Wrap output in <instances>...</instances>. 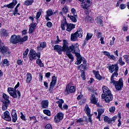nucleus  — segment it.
I'll return each mask as SVG.
<instances>
[{
	"mask_svg": "<svg viewBox=\"0 0 129 129\" xmlns=\"http://www.w3.org/2000/svg\"><path fill=\"white\" fill-rule=\"evenodd\" d=\"M46 16H47L48 17H51V16H53V11L51 9H49L46 11Z\"/></svg>",
	"mask_w": 129,
	"mask_h": 129,
	"instance_id": "nucleus-39",
	"label": "nucleus"
},
{
	"mask_svg": "<svg viewBox=\"0 0 129 129\" xmlns=\"http://www.w3.org/2000/svg\"><path fill=\"white\" fill-rule=\"evenodd\" d=\"M71 83H69L66 86V88L64 91L65 95H69L70 93H74V92L76 91V87H75V86H72L70 87ZM69 87H70V89H69Z\"/></svg>",
	"mask_w": 129,
	"mask_h": 129,
	"instance_id": "nucleus-8",
	"label": "nucleus"
},
{
	"mask_svg": "<svg viewBox=\"0 0 129 129\" xmlns=\"http://www.w3.org/2000/svg\"><path fill=\"white\" fill-rule=\"evenodd\" d=\"M96 23L97 24H99V25H100V26H103V21L101 19H100L99 17H97L95 20Z\"/></svg>",
	"mask_w": 129,
	"mask_h": 129,
	"instance_id": "nucleus-34",
	"label": "nucleus"
},
{
	"mask_svg": "<svg viewBox=\"0 0 129 129\" xmlns=\"http://www.w3.org/2000/svg\"><path fill=\"white\" fill-rule=\"evenodd\" d=\"M103 99H105V102L107 103H109L112 99H113V97L112 96V94H110L106 95L104 96V97H102Z\"/></svg>",
	"mask_w": 129,
	"mask_h": 129,
	"instance_id": "nucleus-17",
	"label": "nucleus"
},
{
	"mask_svg": "<svg viewBox=\"0 0 129 129\" xmlns=\"http://www.w3.org/2000/svg\"><path fill=\"white\" fill-rule=\"evenodd\" d=\"M56 100H57L56 102V103H57L58 107H59L60 109H63V107H62V103H64V100L63 99H59L57 97H56Z\"/></svg>",
	"mask_w": 129,
	"mask_h": 129,
	"instance_id": "nucleus-24",
	"label": "nucleus"
},
{
	"mask_svg": "<svg viewBox=\"0 0 129 129\" xmlns=\"http://www.w3.org/2000/svg\"><path fill=\"white\" fill-rule=\"evenodd\" d=\"M110 60H113V61H116V57L114 55H110L109 58Z\"/></svg>",
	"mask_w": 129,
	"mask_h": 129,
	"instance_id": "nucleus-50",
	"label": "nucleus"
},
{
	"mask_svg": "<svg viewBox=\"0 0 129 129\" xmlns=\"http://www.w3.org/2000/svg\"><path fill=\"white\" fill-rule=\"evenodd\" d=\"M63 117H64V114L59 112L54 117V120L56 123L60 122V121L63 119Z\"/></svg>",
	"mask_w": 129,
	"mask_h": 129,
	"instance_id": "nucleus-13",
	"label": "nucleus"
},
{
	"mask_svg": "<svg viewBox=\"0 0 129 129\" xmlns=\"http://www.w3.org/2000/svg\"><path fill=\"white\" fill-rule=\"evenodd\" d=\"M40 46L41 48L44 49V48H46L47 47V43L46 42H41L40 43Z\"/></svg>",
	"mask_w": 129,
	"mask_h": 129,
	"instance_id": "nucleus-45",
	"label": "nucleus"
},
{
	"mask_svg": "<svg viewBox=\"0 0 129 129\" xmlns=\"http://www.w3.org/2000/svg\"><path fill=\"white\" fill-rule=\"evenodd\" d=\"M71 52L73 54H75L77 57L76 64L80 65V64H81V62H82V56L80 55V50H79V45H78V43L73 44L69 46V50L66 52L67 56L73 62L74 61V57Z\"/></svg>",
	"mask_w": 129,
	"mask_h": 129,
	"instance_id": "nucleus-1",
	"label": "nucleus"
},
{
	"mask_svg": "<svg viewBox=\"0 0 129 129\" xmlns=\"http://www.w3.org/2000/svg\"><path fill=\"white\" fill-rule=\"evenodd\" d=\"M83 36V32L82 29L80 28L77 31L71 35V41L72 42H75L78 41V38H82Z\"/></svg>",
	"mask_w": 129,
	"mask_h": 129,
	"instance_id": "nucleus-5",
	"label": "nucleus"
},
{
	"mask_svg": "<svg viewBox=\"0 0 129 129\" xmlns=\"http://www.w3.org/2000/svg\"><path fill=\"white\" fill-rule=\"evenodd\" d=\"M69 43H68V41L66 40L65 39H63L62 40V46H61L63 49V50L65 51H68L69 50Z\"/></svg>",
	"mask_w": 129,
	"mask_h": 129,
	"instance_id": "nucleus-21",
	"label": "nucleus"
},
{
	"mask_svg": "<svg viewBox=\"0 0 129 129\" xmlns=\"http://www.w3.org/2000/svg\"><path fill=\"white\" fill-rule=\"evenodd\" d=\"M18 12L19 10H18V8H15L13 13L14 16H16V15H19V16H20L21 14H20V13H19Z\"/></svg>",
	"mask_w": 129,
	"mask_h": 129,
	"instance_id": "nucleus-49",
	"label": "nucleus"
},
{
	"mask_svg": "<svg viewBox=\"0 0 129 129\" xmlns=\"http://www.w3.org/2000/svg\"><path fill=\"white\" fill-rule=\"evenodd\" d=\"M52 127L51 124H47L45 126V129H52Z\"/></svg>",
	"mask_w": 129,
	"mask_h": 129,
	"instance_id": "nucleus-61",
	"label": "nucleus"
},
{
	"mask_svg": "<svg viewBox=\"0 0 129 129\" xmlns=\"http://www.w3.org/2000/svg\"><path fill=\"white\" fill-rule=\"evenodd\" d=\"M27 41H28V36L26 35L23 37H21V35H20L19 43L20 45H23V44H24V42H26Z\"/></svg>",
	"mask_w": 129,
	"mask_h": 129,
	"instance_id": "nucleus-31",
	"label": "nucleus"
},
{
	"mask_svg": "<svg viewBox=\"0 0 129 129\" xmlns=\"http://www.w3.org/2000/svg\"><path fill=\"white\" fill-rule=\"evenodd\" d=\"M17 4H18V1L17 0H13L11 3L8 5H5L3 7L8 8V9H14Z\"/></svg>",
	"mask_w": 129,
	"mask_h": 129,
	"instance_id": "nucleus-18",
	"label": "nucleus"
},
{
	"mask_svg": "<svg viewBox=\"0 0 129 129\" xmlns=\"http://www.w3.org/2000/svg\"><path fill=\"white\" fill-rule=\"evenodd\" d=\"M84 111H85V113H86L87 115H88L89 117V121L91 123H92V119L91 118L92 117V114H90L91 110H90V108H89V106L87 104L85 105Z\"/></svg>",
	"mask_w": 129,
	"mask_h": 129,
	"instance_id": "nucleus-10",
	"label": "nucleus"
},
{
	"mask_svg": "<svg viewBox=\"0 0 129 129\" xmlns=\"http://www.w3.org/2000/svg\"><path fill=\"white\" fill-rule=\"evenodd\" d=\"M64 109V110H67V109H68V105L64 104L62 106V109H60L61 110H63Z\"/></svg>",
	"mask_w": 129,
	"mask_h": 129,
	"instance_id": "nucleus-53",
	"label": "nucleus"
},
{
	"mask_svg": "<svg viewBox=\"0 0 129 129\" xmlns=\"http://www.w3.org/2000/svg\"><path fill=\"white\" fill-rule=\"evenodd\" d=\"M20 35H16L14 34L11 36L10 42L12 44H18V43H20Z\"/></svg>",
	"mask_w": 129,
	"mask_h": 129,
	"instance_id": "nucleus-11",
	"label": "nucleus"
},
{
	"mask_svg": "<svg viewBox=\"0 0 129 129\" xmlns=\"http://www.w3.org/2000/svg\"><path fill=\"white\" fill-rule=\"evenodd\" d=\"M116 119V117L114 116L112 118H109L108 116H105L104 118V121L108 122V123H111L112 121H114Z\"/></svg>",
	"mask_w": 129,
	"mask_h": 129,
	"instance_id": "nucleus-23",
	"label": "nucleus"
},
{
	"mask_svg": "<svg viewBox=\"0 0 129 129\" xmlns=\"http://www.w3.org/2000/svg\"><path fill=\"white\" fill-rule=\"evenodd\" d=\"M107 69H108L109 72L112 74L111 76V78H114V77H117L118 76V66L117 64H112L109 66L107 67Z\"/></svg>",
	"mask_w": 129,
	"mask_h": 129,
	"instance_id": "nucleus-4",
	"label": "nucleus"
},
{
	"mask_svg": "<svg viewBox=\"0 0 129 129\" xmlns=\"http://www.w3.org/2000/svg\"><path fill=\"white\" fill-rule=\"evenodd\" d=\"M0 53H2L4 55H11V52L9 48L5 46V44L4 43L0 44Z\"/></svg>",
	"mask_w": 129,
	"mask_h": 129,
	"instance_id": "nucleus-9",
	"label": "nucleus"
},
{
	"mask_svg": "<svg viewBox=\"0 0 129 129\" xmlns=\"http://www.w3.org/2000/svg\"><path fill=\"white\" fill-rule=\"evenodd\" d=\"M35 18H36V16H35L34 15H32L31 16L29 17V20H31V21H32L31 24H37V23H35L34 19H35Z\"/></svg>",
	"mask_w": 129,
	"mask_h": 129,
	"instance_id": "nucleus-43",
	"label": "nucleus"
},
{
	"mask_svg": "<svg viewBox=\"0 0 129 129\" xmlns=\"http://www.w3.org/2000/svg\"><path fill=\"white\" fill-rule=\"evenodd\" d=\"M3 97L5 99V101H4L3 102H5L6 103H7V102H8V103H10L11 102V101H10V96H9V95H7V94L3 93Z\"/></svg>",
	"mask_w": 129,
	"mask_h": 129,
	"instance_id": "nucleus-32",
	"label": "nucleus"
},
{
	"mask_svg": "<svg viewBox=\"0 0 129 129\" xmlns=\"http://www.w3.org/2000/svg\"><path fill=\"white\" fill-rule=\"evenodd\" d=\"M11 116L13 122H16V121L18 120V114H17V111L16 110H12L11 112Z\"/></svg>",
	"mask_w": 129,
	"mask_h": 129,
	"instance_id": "nucleus-19",
	"label": "nucleus"
},
{
	"mask_svg": "<svg viewBox=\"0 0 129 129\" xmlns=\"http://www.w3.org/2000/svg\"><path fill=\"white\" fill-rule=\"evenodd\" d=\"M46 26L47 27V28H52V27H53V23L49 21L46 23Z\"/></svg>",
	"mask_w": 129,
	"mask_h": 129,
	"instance_id": "nucleus-52",
	"label": "nucleus"
},
{
	"mask_svg": "<svg viewBox=\"0 0 129 129\" xmlns=\"http://www.w3.org/2000/svg\"><path fill=\"white\" fill-rule=\"evenodd\" d=\"M71 13L73 14V15H75V14H76V10L74 8H72L71 9Z\"/></svg>",
	"mask_w": 129,
	"mask_h": 129,
	"instance_id": "nucleus-64",
	"label": "nucleus"
},
{
	"mask_svg": "<svg viewBox=\"0 0 129 129\" xmlns=\"http://www.w3.org/2000/svg\"><path fill=\"white\" fill-rule=\"evenodd\" d=\"M53 50L55 52H57L59 55H61V54H62V52H65L63 47L61 45H55L54 46Z\"/></svg>",
	"mask_w": 129,
	"mask_h": 129,
	"instance_id": "nucleus-15",
	"label": "nucleus"
},
{
	"mask_svg": "<svg viewBox=\"0 0 129 129\" xmlns=\"http://www.w3.org/2000/svg\"><path fill=\"white\" fill-rule=\"evenodd\" d=\"M102 90L103 93L102 94L101 97H104L105 95L111 94V91L109 90V89L106 86H103Z\"/></svg>",
	"mask_w": 129,
	"mask_h": 129,
	"instance_id": "nucleus-14",
	"label": "nucleus"
},
{
	"mask_svg": "<svg viewBox=\"0 0 129 129\" xmlns=\"http://www.w3.org/2000/svg\"><path fill=\"white\" fill-rule=\"evenodd\" d=\"M115 110V107L114 106H112L109 109V111L110 112H114V111Z\"/></svg>",
	"mask_w": 129,
	"mask_h": 129,
	"instance_id": "nucleus-59",
	"label": "nucleus"
},
{
	"mask_svg": "<svg viewBox=\"0 0 129 129\" xmlns=\"http://www.w3.org/2000/svg\"><path fill=\"white\" fill-rule=\"evenodd\" d=\"M75 28V25L73 24H68L67 25V29L66 31H67V32H69V33H70V32H71V31H72V30H73V29Z\"/></svg>",
	"mask_w": 129,
	"mask_h": 129,
	"instance_id": "nucleus-26",
	"label": "nucleus"
},
{
	"mask_svg": "<svg viewBox=\"0 0 129 129\" xmlns=\"http://www.w3.org/2000/svg\"><path fill=\"white\" fill-rule=\"evenodd\" d=\"M104 40V37H101L100 38V41L101 44H102V45H104V44H105L104 43V40Z\"/></svg>",
	"mask_w": 129,
	"mask_h": 129,
	"instance_id": "nucleus-63",
	"label": "nucleus"
},
{
	"mask_svg": "<svg viewBox=\"0 0 129 129\" xmlns=\"http://www.w3.org/2000/svg\"><path fill=\"white\" fill-rule=\"evenodd\" d=\"M56 83H57V78H56V76H53L52 77L51 82L49 85V91H50V92H52L53 91V89L56 85Z\"/></svg>",
	"mask_w": 129,
	"mask_h": 129,
	"instance_id": "nucleus-12",
	"label": "nucleus"
},
{
	"mask_svg": "<svg viewBox=\"0 0 129 129\" xmlns=\"http://www.w3.org/2000/svg\"><path fill=\"white\" fill-rule=\"evenodd\" d=\"M2 35L5 37H7V36L9 35V33L7 32L6 29H3L2 31Z\"/></svg>",
	"mask_w": 129,
	"mask_h": 129,
	"instance_id": "nucleus-44",
	"label": "nucleus"
},
{
	"mask_svg": "<svg viewBox=\"0 0 129 129\" xmlns=\"http://www.w3.org/2000/svg\"><path fill=\"white\" fill-rule=\"evenodd\" d=\"M112 83V85H114L116 90L118 91H120L123 88V81L122 79L120 78L118 81H116L114 80V78H110V82Z\"/></svg>",
	"mask_w": 129,
	"mask_h": 129,
	"instance_id": "nucleus-3",
	"label": "nucleus"
},
{
	"mask_svg": "<svg viewBox=\"0 0 129 129\" xmlns=\"http://www.w3.org/2000/svg\"><path fill=\"white\" fill-rule=\"evenodd\" d=\"M19 86L20 82H18L17 84L15 86L14 88L11 87L8 88V92L9 93L11 96H12L13 98H18V95L19 98L21 97V92L20 91L18 90H16V89H17V88H18ZM17 93L18 95H17Z\"/></svg>",
	"mask_w": 129,
	"mask_h": 129,
	"instance_id": "nucleus-2",
	"label": "nucleus"
},
{
	"mask_svg": "<svg viewBox=\"0 0 129 129\" xmlns=\"http://www.w3.org/2000/svg\"><path fill=\"white\" fill-rule=\"evenodd\" d=\"M69 11V10H68V7H64L62 8V12H63L64 14H67Z\"/></svg>",
	"mask_w": 129,
	"mask_h": 129,
	"instance_id": "nucleus-51",
	"label": "nucleus"
},
{
	"mask_svg": "<svg viewBox=\"0 0 129 129\" xmlns=\"http://www.w3.org/2000/svg\"><path fill=\"white\" fill-rule=\"evenodd\" d=\"M32 78H33L32 77V74H31L30 73H28L26 75V83H30V82H31L32 81Z\"/></svg>",
	"mask_w": 129,
	"mask_h": 129,
	"instance_id": "nucleus-33",
	"label": "nucleus"
},
{
	"mask_svg": "<svg viewBox=\"0 0 129 129\" xmlns=\"http://www.w3.org/2000/svg\"><path fill=\"white\" fill-rule=\"evenodd\" d=\"M29 54V48H27L23 53V58H27V55Z\"/></svg>",
	"mask_w": 129,
	"mask_h": 129,
	"instance_id": "nucleus-47",
	"label": "nucleus"
},
{
	"mask_svg": "<svg viewBox=\"0 0 129 129\" xmlns=\"http://www.w3.org/2000/svg\"><path fill=\"white\" fill-rule=\"evenodd\" d=\"M2 118L7 121H11V120H12V117H11L10 115V112H9V111H5L2 115Z\"/></svg>",
	"mask_w": 129,
	"mask_h": 129,
	"instance_id": "nucleus-16",
	"label": "nucleus"
},
{
	"mask_svg": "<svg viewBox=\"0 0 129 129\" xmlns=\"http://www.w3.org/2000/svg\"><path fill=\"white\" fill-rule=\"evenodd\" d=\"M123 58L125 60L126 63L129 64V55H123Z\"/></svg>",
	"mask_w": 129,
	"mask_h": 129,
	"instance_id": "nucleus-48",
	"label": "nucleus"
},
{
	"mask_svg": "<svg viewBox=\"0 0 129 129\" xmlns=\"http://www.w3.org/2000/svg\"><path fill=\"white\" fill-rule=\"evenodd\" d=\"M103 54H104V55H105V56H107V57H108V58H109V57L110 56V53L108 51H104Z\"/></svg>",
	"mask_w": 129,
	"mask_h": 129,
	"instance_id": "nucleus-60",
	"label": "nucleus"
},
{
	"mask_svg": "<svg viewBox=\"0 0 129 129\" xmlns=\"http://www.w3.org/2000/svg\"><path fill=\"white\" fill-rule=\"evenodd\" d=\"M77 122L80 123L81 124H83V122H84V120L83 118H80L79 119L77 120Z\"/></svg>",
	"mask_w": 129,
	"mask_h": 129,
	"instance_id": "nucleus-46",
	"label": "nucleus"
},
{
	"mask_svg": "<svg viewBox=\"0 0 129 129\" xmlns=\"http://www.w3.org/2000/svg\"><path fill=\"white\" fill-rule=\"evenodd\" d=\"M101 35H102V33H101V32L97 31L96 35L97 39H100V38H101Z\"/></svg>",
	"mask_w": 129,
	"mask_h": 129,
	"instance_id": "nucleus-54",
	"label": "nucleus"
},
{
	"mask_svg": "<svg viewBox=\"0 0 129 129\" xmlns=\"http://www.w3.org/2000/svg\"><path fill=\"white\" fill-rule=\"evenodd\" d=\"M81 76L83 79V80H85L86 79V78L85 77V72H83L81 74Z\"/></svg>",
	"mask_w": 129,
	"mask_h": 129,
	"instance_id": "nucleus-56",
	"label": "nucleus"
},
{
	"mask_svg": "<svg viewBox=\"0 0 129 129\" xmlns=\"http://www.w3.org/2000/svg\"><path fill=\"white\" fill-rule=\"evenodd\" d=\"M40 104L42 108H48L49 107V101L48 100H43L41 101Z\"/></svg>",
	"mask_w": 129,
	"mask_h": 129,
	"instance_id": "nucleus-20",
	"label": "nucleus"
},
{
	"mask_svg": "<svg viewBox=\"0 0 129 129\" xmlns=\"http://www.w3.org/2000/svg\"><path fill=\"white\" fill-rule=\"evenodd\" d=\"M68 18L70 19V20L72 21V22H73V23H76L77 22V18H78V16L77 15L72 16L70 15V14H68Z\"/></svg>",
	"mask_w": 129,
	"mask_h": 129,
	"instance_id": "nucleus-27",
	"label": "nucleus"
},
{
	"mask_svg": "<svg viewBox=\"0 0 129 129\" xmlns=\"http://www.w3.org/2000/svg\"><path fill=\"white\" fill-rule=\"evenodd\" d=\"M119 8L120 10H124V9L126 8V6L125 5V4H122L120 5Z\"/></svg>",
	"mask_w": 129,
	"mask_h": 129,
	"instance_id": "nucleus-58",
	"label": "nucleus"
},
{
	"mask_svg": "<svg viewBox=\"0 0 129 129\" xmlns=\"http://www.w3.org/2000/svg\"><path fill=\"white\" fill-rule=\"evenodd\" d=\"M91 5H92V2H91L90 0L85 1V2L82 4V7L83 9H84V10H85V15H87L90 14L91 10L89 8L91 7Z\"/></svg>",
	"mask_w": 129,
	"mask_h": 129,
	"instance_id": "nucleus-6",
	"label": "nucleus"
},
{
	"mask_svg": "<svg viewBox=\"0 0 129 129\" xmlns=\"http://www.w3.org/2000/svg\"><path fill=\"white\" fill-rule=\"evenodd\" d=\"M41 15H42V10H39V12H38L36 13V21H38L39 20V18L40 17H41Z\"/></svg>",
	"mask_w": 129,
	"mask_h": 129,
	"instance_id": "nucleus-41",
	"label": "nucleus"
},
{
	"mask_svg": "<svg viewBox=\"0 0 129 129\" xmlns=\"http://www.w3.org/2000/svg\"><path fill=\"white\" fill-rule=\"evenodd\" d=\"M43 113L44 114H46V115H48V116H51V112L49 110L45 109L43 110Z\"/></svg>",
	"mask_w": 129,
	"mask_h": 129,
	"instance_id": "nucleus-42",
	"label": "nucleus"
},
{
	"mask_svg": "<svg viewBox=\"0 0 129 129\" xmlns=\"http://www.w3.org/2000/svg\"><path fill=\"white\" fill-rule=\"evenodd\" d=\"M29 56V59L31 60V61H33V60H36V59H37V57L40 59V57H41V52L36 53V51L31 49L30 51Z\"/></svg>",
	"mask_w": 129,
	"mask_h": 129,
	"instance_id": "nucleus-7",
	"label": "nucleus"
},
{
	"mask_svg": "<svg viewBox=\"0 0 129 129\" xmlns=\"http://www.w3.org/2000/svg\"><path fill=\"white\" fill-rule=\"evenodd\" d=\"M21 116H20L21 119L22 120H26V116L23 114V113L21 112Z\"/></svg>",
	"mask_w": 129,
	"mask_h": 129,
	"instance_id": "nucleus-62",
	"label": "nucleus"
},
{
	"mask_svg": "<svg viewBox=\"0 0 129 129\" xmlns=\"http://www.w3.org/2000/svg\"><path fill=\"white\" fill-rule=\"evenodd\" d=\"M37 26V24H31L29 25V34H32L36 30V26Z\"/></svg>",
	"mask_w": 129,
	"mask_h": 129,
	"instance_id": "nucleus-25",
	"label": "nucleus"
},
{
	"mask_svg": "<svg viewBox=\"0 0 129 129\" xmlns=\"http://www.w3.org/2000/svg\"><path fill=\"white\" fill-rule=\"evenodd\" d=\"M34 3V0H27L24 2L25 6H32Z\"/></svg>",
	"mask_w": 129,
	"mask_h": 129,
	"instance_id": "nucleus-35",
	"label": "nucleus"
},
{
	"mask_svg": "<svg viewBox=\"0 0 129 129\" xmlns=\"http://www.w3.org/2000/svg\"><path fill=\"white\" fill-rule=\"evenodd\" d=\"M93 36V34L91 33H88L87 34V36L86 37V38L85 39L86 41H89L91 38H92V36Z\"/></svg>",
	"mask_w": 129,
	"mask_h": 129,
	"instance_id": "nucleus-37",
	"label": "nucleus"
},
{
	"mask_svg": "<svg viewBox=\"0 0 129 129\" xmlns=\"http://www.w3.org/2000/svg\"><path fill=\"white\" fill-rule=\"evenodd\" d=\"M86 102V99L82 98L81 100L80 101V103L81 105L83 104V103H85Z\"/></svg>",
	"mask_w": 129,
	"mask_h": 129,
	"instance_id": "nucleus-55",
	"label": "nucleus"
},
{
	"mask_svg": "<svg viewBox=\"0 0 129 129\" xmlns=\"http://www.w3.org/2000/svg\"><path fill=\"white\" fill-rule=\"evenodd\" d=\"M9 104L10 103H9L8 102H7V103L3 102L2 109L3 110H7V109H8V107L9 106Z\"/></svg>",
	"mask_w": 129,
	"mask_h": 129,
	"instance_id": "nucleus-36",
	"label": "nucleus"
},
{
	"mask_svg": "<svg viewBox=\"0 0 129 129\" xmlns=\"http://www.w3.org/2000/svg\"><path fill=\"white\" fill-rule=\"evenodd\" d=\"M90 100L93 104H96L97 103V101H98V99L93 94L91 95Z\"/></svg>",
	"mask_w": 129,
	"mask_h": 129,
	"instance_id": "nucleus-30",
	"label": "nucleus"
},
{
	"mask_svg": "<svg viewBox=\"0 0 129 129\" xmlns=\"http://www.w3.org/2000/svg\"><path fill=\"white\" fill-rule=\"evenodd\" d=\"M98 111V116H97V119H99V121H100V116H101V115L103 112H104V109L102 108H99L97 109Z\"/></svg>",
	"mask_w": 129,
	"mask_h": 129,
	"instance_id": "nucleus-28",
	"label": "nucleus"
},
{
	"mask_svg": "<svg viewBox=\"0 0 129 129\" xmlns=\"http://www.w3.org/2000/svg\"><path fill=\"white\" fill-rule=\"evenodd\" d=\"M117 62L118 63V64H119V65H120V66H123V65L125 64V62L123 60H122V57H119Z\"/></svg>",
	"mask_w": 129,
	"mask_h": 129,
	"instance_id": "nucleus-38",
	"label": "nucleus"
},
{
	"mask_svg": "<svg viewBox=\"0 0 129 129\" xmlns=\"http://www.w3.org/2000/svg\"><path fill=\"white\" fill-rule=\"evenodd\" d=\"M36 63L40 67H44V63H42V60L40 59H37L36 60Z\"/></svg>",
	"mask_w": 129,
	"mask_h": 129,
	"instance_id": "nucleus-40",
	"label": "nucleus"
},
{
	"mask_svg": "<svg viewBox=\"0 0 129 129\" xmlns=\"http://www.w3.org/2000/svg\"><path fill=\"white\" fill-rule=\"evenodd\" d=\"M92 73L94 74L96 79H97L98 80L100 81L102 79V77H101V76H100V75L99 74V71H96L95 70H93L92 71Z\"/></svg>",
	"mask_w": 129,
	"mask_h": 129,
	"instance_id": "nucleus-29",
	"label": "nucleus"
},
{
	"mask_svg": "<svg viewBox=\"0 0 129 129\" xmlns=\"http://www.w3.org/2000/svg\"><path fill=\"white\" fill-rule=\"evenodd\" d=\"M63 20L61 22V28L62 31H65V27H67L68 23L66 17H63Z\"/></svg>",
	"mask_w": 129,
	"mask_h": 129,
	"instance_id": "nucleus-22",
	"label": "nucleus"
},
{
	"mask_svg": "<svg viewBox=\"0 0 129 129\" xmlns=\"http://www.w3.org/2000/svg\"><path fill=\"white\" fill-rule=\"evenodd\" d=\"M81 70H83V71H84L86 69V66L84 64H81Z\"/></svg>",
	"mask_w": 129,
	"mask_h": 129,
	"instance_id": "nucleus-57",
	"label": "nucleus"
}]
</instances>
